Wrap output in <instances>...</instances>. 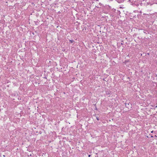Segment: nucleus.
<instances>
[{"mask_svg":"<svg viewBox=\"0 0 157 157\" xmlns=\"http://www.w3.org/2000/svg\"><path fill=\"white\" fill-rule=\"evenodd\" d=\"M69 41L71 43H72L74 42V40H70Z\"/></svg>","mask_w":157,"mask_h":157,"instance_id":"nucleus-1","label":"nucleus"},{"mask_svg":"<svg viewBox=\"0 0 157 157\" xmlns=\"http://www.w3.org/2000/svg\"><path fill=\"white\" fill-rule=\"evenodd\" d=\"M90 156H91V155H88V157H90Z\"/></svg>","mask_w":157,"mask_h":157,"instance_id":"nucleus-2","label":"nucleus"},{"mask_svg":"<svg viewBox=\"0 0 157 157\" xmlns=\"http://www.w3.org/2000/svg\"><path fill=\"white\" fill-rule=\"evenodd\" d=\"M120 9H122V7L121 6V7H120Z\"/></svg>","mask_w":157,"mask_h":157,"instance_id":"nucleus-3","label":"nucleus"},{"mask_svg":"<svg viewBox=\"0 0 157 157\" xmlns=\"http://www.w3.org/2000/svg\"><path fill=\"white\" fill-rule=\"evenodd\" d=\"M97 119L98 120H99V119H98V118H97Z\"/></svg>","mask_w":157,"mask_h":157,"instance_id":"nucleus-4","label":"nucleus"},{"mask_svg":"<svg viewBox=\"0 0 157 157\" xmlns=\"http://www.w3.org/2000/svg\"><path fill=\"white\" fill-rule=\"evenodd\" d=\"M106 94H109V93H107V92H106Z\"/></svg>","mask_w":157,"mask_h":157,"instance_id":"nucleus-5","label":"nucleus"},{"mask_svg":"<svg viewBox=\"0 0 157 157\" xmlns=\"http://www.w3.org/2000/svg\"><path fill=\"white\" fill-rule=\"evenodd\" d=\"M153 131H152L151 132V133H152V132H153Z\"/></svg>","mask_w":157,"mask_h":157,"instance_id":"nucleus-6","label":"nucleus"},{"mask_svg":"<svg viewBox=\"0 0 157 157\" xmlns=\"http://www.w3.org/2000/svg\"><path fill=\"white\" fill-rule=\"evenodd\" d=\"M151 137H153V136H151Z\"/></svg>","mask_w":157,"mask_h":157,"instance_id":"nucleus-7","label":"nucleus"}]
</instances>
